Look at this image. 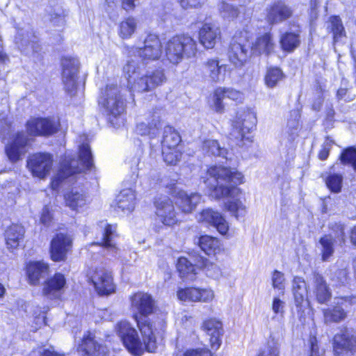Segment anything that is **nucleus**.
I'll use <instances>...</instances> for the list:
<instances>
[{"label":"nucleus","mask_w":356,"mask_h":356,"mask_svg":"<svg viewBox=\"0 0 356 356\" xmlns=\"http://www.w3.org/2000/svg\"><path fill=\"white\" fill-rule=\"evenodd\" d=\"M274 47L275 44L273 41L271 34L266 33L259 37L252 44V51L253 54H255L268 55L273 51Z\"/></svg>","instance_id":"e433bc0d"},{"label":"nucleus","mask_w":356,"mask_h":356,"mask_svg":"<svg viewBox=\"0 0 356 356\" xmlns=\"http://www.w3.org/2000/svg\"><path fill=\"white\" fill-rule=\"evenodd\" d=\"M250 46L232 42L228 52L230 63L237 68H241L250 56Z\"/></svg>","instance_id":"a878e982"},{"label":"nucleus","mask_w":356,"mask_h":356,"mask_svg":"<svg viewBox=\"0 0 356 356\" xmlns=\"http://www.w3.org/2000/svg\"><path fill=\"white\" fill-rule=\"evenodd\" d=\"M154 204L156 214L163 224L171 226L177 222L173 203L168 197H160Z\"/></svg>","instance_id":"dca6fc26"},{"label":"nucleus","mask_w":356,"mask_h":356,"mask_svg":"<svg viewBox=\"0 0 356 356\" xmlns=\"http://www.w3.org/2000/svg\"><path fill=\"white\" fill-rule=\"evenodd\" d=\"M72 240L67 234H58L51 241L50 254L54 261H65L67 253L72 247Z\"/></svg>","instance_id":"2eb2a0df"},{"label":"nucleus","mask_w":356,"mask_h":356,"mask_svg":"<svg viewBox=\"0 0 356 356\" xmlns=\"http://www.w3.org/2000/svg\"><path fill=\"white\" fill-rule=\"evenodd\" d=\"M203 268L207 276L213 279L218 280L222 276L221 268L216 264L206 260L204 261Z\"/></svg>","instance_id":"bf43d9fd"},{"label":"nucleus","mask_w":356,"mask_h":356,"mask_svg":"<svg viewBox=\"0 0 356 356\" xmlns=\"http://www.w3.org/2000/svg\"><path fill=\"white\" fill-rule=\"evenodd\" d=\"M292 293L297 308H302L308 304L307 287L305 280L300 277H295L292 281Z\"/></svg>","instance_id":"2f4dec72"},{"label":"nucleus","mask_w":356,"mask_h":356,"mask_svg":"<svg viewBox=\"0 0 356 356\" xmlns=\"http://www.w3.org/2000/svg\"><path fill=\"white\" fill-rule=\"evenodd\" d=\"M280 42L284 51L288 52L293 51L300 44L299 31H287L283 33L280 37Z\"/></svg>","instance_id":"58836bf2"},{"label":"nucleus","mask_w":356,"mask_h":356,"mask_svg":"<svg viewBox=\"0 0 356 356\" xmlns=\"http://www.w3.org/2000/svg\"><path fill=\"white\" fill-rule=\"evenodd\" d=\"M312 292L316 297V300L320 304L326 303L331 298L332 293L323 277L318 275H313L311 283Z\"/></svg>","instance_id":"c85d7f7f"},{"label":"nucleus","mask_w":356,"mask_h":356,"mask_svg":"<svg viewBox=\"0 0 356 356\" xmlns=\"http://www.w3.org/2000/svg\"><path fill=\"white\" fill-rule=\"evenodd\" d=\"M162 154L164 161L168 165H176L181 156L177 148H162Z\"/></svg>","instance_id":"864d4df0"},{"label":"nucleus","mask_w":356,"mask_h":356,"mask_svg":"<svg viewBox=\"0 0 356 356\" xmlns=\"http://www.w3.org/2000/svg\"><path fill=\"white\" fill-rule=\"evenodd\" d=\"M343 177L339 174H331L326 179V185L334 193H339L341 188Z\"/></svg>","instance_id":"6e6d98bb"},{"label":"nucleus","mask_w":356,"mask_h":356,"mask_svg":"<svg viewBox=\"0 0 356 356\" xmlns=\"http://www.w3.org/2000/svg\"><path fill=\"white\" fill-rule=\"evenodd\" d=\"M200 200L201 195L197 193L188 194L184 191H180L177 193L176 204L184 213L192 212Z\"/></svg>","instance_id":"7c9ffc66"},{"label":"nucleus","mask_w":356,"mask_h":356,"mask_svg":"<svg viewBox=\"0 0 356 356\" xmlns=\"http://www.w3.org/2000/svg\"><path fill=\"white\" fill-rule=\"evenodd\" d=\"M90 280L98 293L108 295L115 291V286L111 273L104 268H97Z\"/></svg>","instance_id":"f3484780"},{"label":"nucleus","mask_w":356,"mask_h":356,"mask_svg":"<svg viewBox=\"0 0 356 356\" xmlns=\"http://www.w3.org/2000/svg\"><path fill=\"white\" fill-rule=\"evenodd\" d=\"M197 221L206 226L216 228L222 235H226L229 231V223L219 212L211 209L202 210L197 216Z\"/></svg>","instance_id":"f8f14e48"},{"label":"nucleus","mask_w":356,"mask_h":356,"mask_svg":"<svg viewBox=\"0 0 356 356\" xmlns=\"http://www.w3.org/2000/svg\"><path fill=\"white\" fill-rule=\"evenodd\" d=\"M203 179L211 197H227L225 207L232 216L238 219L245 215L246 207L241 200V191L236 187L243 181L241 172L222 166H212Z\"/></svg>","instance_id":"f257e3e1"},{"label":"nucleus","mask_w":356,"mask_h":356,"mask_svg":"<svg viewBox=\"0 0 356 356\" xmlns=\"http://www.w3.org/2000/svg\"><path fill=\"white\" fill-rule=\"evenodd\" d=\"M52 165V156L47 153L33 154L27 161V168L32 175L40 179H45L50 174Z\"/></svg>","instance_id":"9d476101"},{"label":"nucleus","mask_w":356,"mask_h":356,"mask_svg":"<svg viewBox=\"0 0 356 356\" xmlns=\"http://www.w3.org/2000/svg\"><path fill=\"white\" fill-rule=\"evenodd\" d=\"M177 298L184 302H211L214 298V293L210 289H198L189 287L180 289L177 292Z\"/></svg>","instance_id":"6ab92c4d"},{"label":"nucleus","mask_w":356,"mask_h":356,"mask_svg":"<svg viewBox=\"0 0 356 356\" xmlns=\"http://www.w3.org/2000/svg\"><path fill=\"white\" fill-rule=\"evenodd\" d=\"M206 0H179L180 6L184 8H193L202 6Z\"/></svg>","instance_id":"69168bd1"},{"label":"nucleus","mask_w":356,"mask_h":356,"mask_svg":"<svg viewBox=\"0 0 356 356\" xmlns=\"http://www.w3.org/2000/svg\"><path fill=\"white\" fill-rule=\"evenodd\" d=\"M29 138L23 132L18 133L12 142L6 147V152L8 159L12 161L19 160L26 152Z\"/></svg>","instance_id":"393cba45"},{"label":"nucleus","mask_w":356,"mask_h":356,"mask_svg":"<svg viewBox=\"0 0 356 356\" xmlns=\"http://www.w3.org/2000/svg\"><path fill=\"white\" fill-rule=\"evenodd\" d=\"M340 160L341 163L350 164L356 170V149L353 147H348L343 151Z\"/></svg>","instance_id":"4d7b16f0"},{"label":"nucleus","mask_w":356,"mask_h":356,"mask_svg":"<svg viewBox=\"0 0 356 356\" xmlns=\"http://www.w3.org/2000/svg\"><path fill=\"white\" fill-rule=\"evenodd\" d=\"M327 29L332 33L334 42L346 37V32L341 19L338 16H332L328 22Z\"/></svg>","instance_id":"49530a36"},{"label":"nucleus","mask_w":356,"mask_h":356,"mask_svg":"<svg viewBox=\"0 0 356 356\" xmlns=\"http://www.w3.org/2000/svg\"><path fill=\"white\" fill-rule=\"evenodd\" d=\"M26 272L29 283L36 285L41 278L48 274L49 266L43 261L30 262L27 266Z\"/></svg>","instance_id":"f704fd0d"},{"label":"nucleus","mask_w":356,"mask_h":356,"mask_svg":"<svg viewBox=\"0 0 356 356\" xmlns=\"http://www.w3.org/2000/svg\"><path fill=\"white\" fill-rule=\"evenodd\" d=\"M100 227L103 229L102 238L100 241L95 244H99L115 257L119 255L120 250L114 241L117 236L116 225L102 222Z\"/></svg>","instance_id":"4be33fe9"},{"label":"nucleus","mask_w":356,"mask_h":356,"mask_svg":"<svg viewBox=\"0 0 356 356\" xmlns=\"http://www.w3.org/2000/svg\"><path fill=\"white\" fill-rule=\"evenodd\" d=\"M142 154V150H138L137 156L134 157L130 161L131 168L133 171V173H136V177L147 175V173L146 171H148L151 169L150 166H147L145 162L140 161Z\"/></svg>","instance_id":"3c124183"},{"label":"nucleus","mask_w":356,"mask_h":356,"mask_svg":"<svg viewBox=\"0 0 356 356\" xmlns=\"http://www.w3.org/2000/svg\"><path fill=\"white\" fill-rule=\"evenodd\" d=\"M80 356H106L107 349L94 340L90 332L83 337L82 343L78 348Z\"/></svg>","instance_id":"cd10ccee"},{"label":"nucleus","mask_w":356,"mask_h":356,"mask_svg":"<svg viewBox=\"0 0 356 356\" xmlns=\"http://www.w3.org/2000/svg\"><path fill=\"white\" fill-rule=\"evenodd\" d=\"M229 99L237 103L241 102L243 99V95L240 91L233 88L219 87L216 88L213 95L212 102L213 109L217 113H222L225 110L224 99Z\"/></svg>","instance_id":"a211bd4d"},{"label":"nucleus","mask_w":356,"mask_h":356,"mask_svg":"<svg viewBox=\"0 0 356 356\" xmlns=\"http://www.w3.org/2000/svg\"><path fill=\"white\" fill-rule=\"evenodd\" d=\"M62 66L65 90L72 95L77 87L79 61L76 58L65 57L62 60Z\"/></svg>","instance_id":"9b49d317"},{"label":"nucleus","mask_w":356,"mask_h":356,"mask_svg":"<svg viewBox=\"0 0 356 356\" xmlns=\"http://www.w3.org/2000/svg\"><path fill=\"white\" fill-rule=\"evenodd\" d=\"M93 167V159L90 148L88 144H83L79 147V159L65 156L61 162L58 173L51 182L54 191L58 188L62 179L75 173L91 170Z\"/></svg>","instance_id":"20e7f679"},{"label":"nucleus","mask_w":356,"mask_h":356,"mask_svg":"<svg viewBox=\"0 0 356 356\" xmlns=\"http://www.w3.org/2000/svg\"><path fill=\"white\" fill-rule=\"evenodd\" d=\"M292 15L291 8L282 1H275L266 8V20L270 24L281 23Z\"/></svg>","instance_id":"aec40b11"},{"label":"nucleus","mask_w":356,"mask_h":356,"mask_svg":"<svg viewBox=\"0 0 356 356\" xmlns=\"http://www.w3.org/2000/svg\"><path fill=\"white\" fill-rule=\"evenodd\" d=\"M18 48L26 54L35 53L40 50L38 38L28 31H20L15 37Z\"/></svg>","instance_id":"c756f323"},{"label":"nucleus","mask_w":356,"mask_h":356,"mask_svg":"<svg viewBox=\"0 0 356 356\" xmlns=\"http://www.w3.org/2000/svg\"><path fill=\"white\" fill-rule=\"evenodd\" d=\"M115 209L121 211L124 214L131 213L136 204V195L132 188L122 190L115 198Z\"/></svg>","instance_id":"bb28decb"},{"label":"nucleus","mask_w":356,"mask_h":356,"mask_svg":"<svg viewBox=\"0 0 356 356\" xmlns=\"http://www.w3.org/2000/svg\"><path fill=\"white\" fill-rule=\"evenodd\" d=\"M58 124L49 118H31L26 122V131L29 136H49L56 133Z\"/></svg>","instance_id":"ddd939ff"},{"label":"nucleus","mask_w":356,"mask_h":356,"mask_svg":"<svg viewBox=\"0 0 356 356\" xmlns=\"http://www.w3.org/2000/svg\"><path fill=\"white\" fill-rule=\"evenodd\" d=\"M138 26V21L133 17L124 19L118 25V35L123 40L129 39L134 34Z\"/></svg>","instance_id":"ea45409f"},{"label":"nucleus","mask_w":356,"mask_h":356,"mask_svg":"<svg viewBox=\"0 0 356 356\" xmlns=\"http://www.w3.org/2000/svg\"><path fill=\"white\" fill-rule=\"evenodd\" d=\"M219 10L222 17L227 19H233L238 15V10L233 5L222 2L220 5Z\"/></svg>","instance_id":"13d9d810"},{"label":"nucleus","mask_w":356,"mask_h":356,"mask_svg":"<svg viewBox=\"0 0 356 356\" xmlns=\"http://www.w3.org/2000/svg\"><path fill=\"white\" fill-rule=\"evenodd\" d=\"M200 248L207 254H215L220 251V241L218 238L208 235L202 236L198 241Z\"/></svg>","instance_id":"79ce46f5"},{"label":"nucleus","mask_w":356,"mask_h":356,"mask_svg":"<svg viewBox=\"0 0 356 356\" xmlns=\"http://www.w3.org/2000/svg\"><path fill=\"white\" fill-rule=\"evenodd\" d=\"M202 150L204 152L213 156H220L227 159L228 152L222 147L218 140L207 139L203 142Z\"/></svg>","instance_id":"c03bdc74"},{"label":"nucleus","mask_w":356,"mask_h":356,"mask_svg":"<svg viewBox=\"0 0 356 356\" xmlns=\"http://www.w3.org/2000/svg\"><path fill=\"white\" fill-rule=\"evenodd\" d=\"M182 356H212V353L207 348H191L186 350Z\"/></svg>","instance_id":"e2e57ef3"},{"label":"nucleus","mask_w":356,"mask_h":356,"mask_svg":"<svg viewBox=\"0 0 356 356\" xmlns=\"http://www.w3.org/2000/svg\"><path fill=\"white\" fill-rule=\"evenodd\" d=\"M161 127L160 121L159 120H153L151 124L145 122L138 124L136 131L138 134L148 136L150 138H153L159 134Z\"/></svg>","instance_id":"09e8293b"},{"label":"nucleus","mask_w":356,"mask_h":356,"mask_svg":"<svg viewBox=\"0 0 356 356\" xmlns=\"http://www.w3.org/2000/svg\"><path fill=\"white\" fill-rule=\"evenodd\" d=\"M202 328L210 337L211 347L218 348L220 345V337L222 333L221 322L216 319H209L204 322Z\"/></svg>","instance_id":"473e14b6"},{"label":"nucleus","mask_w":356,"mask_h":356,"mask_svg":"<svg viewBox=\"0 0 356 356\" xmlns=\"http://www.w3.org/2000/svg\"><path fill=\"white\" fill-rule=\"evenodd\" d=\"M24 229L17 224H13L5 232V239L7 248L14 250L19 246V242L23 239Z\"/></svg>","instance_id":"c9c22d12"},{"label":"nucleus","mask_w":356,"mask_h":356,"mask_svg":"<svg viewBox=\"0 0 356 356\" xmlns=\"http://www.w3.org/2000/svg\"><path fill=\"white\" fill-rule=\"evenodd\" d=\"M49 20L55 25H62L64 22V14L61 10L54 11L49 14Z\"/></svg>","instance_id":"338daca9"},{"label":"nucleus","mask_w":356,"mask_h":356,"mask_svg":"<svg viewBox=\"0 0 356 356\" xmlns=\"http://www.w3.org/2000/svg\"><path fill=\"white\" fill-rule=\"evenodd\" d=\"M284 274L278 270H275L272 276V284L274 289H277L283 292L284 289Z\"/></svg>","instance_id":"680f3d73"},{"label":"nucleus","mask_w":356,"mask_h":356,"mask_svg":"<svg viewBox=\"0 0 356 356\" xmlns=\"http://www.w3.org/2000/svg\"><path fill=\"white\" fill-rule=\"evenodd\" d=\"M128 55L139 56L143 60H156L162 54V45L159 38L155 34L147 35L143 40V45L127 48Z\"/></svg>","instance_id":"0eeeda50"},{"label":"nucleus","mask_w":356,"mask_h":356,"mask_svg":"<svg viewBox=\"0 0 356 356\" xmlns=\"http://www.w3.org/2000/svg\"><path fill=\"white\" fill-rule=\"evenodd\" d=\"M334 238L331 235H325L320 240V243L322 246V259L324 261H328L332 256L334 248Z\"/></svg>","instance_id":"8fccbe9b"},{"label":"nucleus","mask_w":356,"mask_h":356,"mask_svg":"<svg viewBox=\"0 0 356 356\" xmlns=\"http://www.w3.org/2000/svg\"><path fill=\"white\" fill-rule=\"evenodd\" d=\"M220 38V30L214 24L204 23L200 29L199 40L206 49H213Z\"/></svg>","instance_id":"5701e85b"},{"label":"nucleus","mask_w":356,"mask_h":356,"mask_svg":"<svg viewBox=\"0 0 356 356\" xmlns=\"http://www.w3.org/2000/svg\"><path fill=\"white\" fill-rule=\"evenodd\" d=\"M115 330L127 350L134 356L143 353V345L137 331L127 321H120L115 326Z\"/></svg>","instance_id":"6e6552de"},{"label":"nucleus","mask_w":356,"mask_h":356,"mask_svg":"<svg viewBox=\"0 0 356 356\" xmlns=\"http://www.w3.org/2000/svg\"><path fill=\"white\" fill-rule=\"evenodd\" d=\"M226 65H219L218 59H209L204 63V72L213 82H220L225 79Z\"/></svg>","instance_id":"72a5a7b5"},{"label":"nucleus","mask_w":356,"mask_h":356,"mask_svg":"<svg viewBox=\"0 0 356 356\" xmlns=\"http://www.w3.org/2000/svg\"><path fill=\"white\" fill-rule=\"evenodd\" d=\"M66 205L72 210H79L86 204V196L77 189H72L65 194Z\"/></svg>","instance_id":"a19ab883"},{"label":"nucleus","mask_w":356,"mask_h":356,"mask_svg":"<svg viewBox=\"0 0 356 356\" xmlns=\"http://www.w3.org/2000/svg\"><path fill=\"white\" fill-rule=\"evenodd\" d=\"M332 142L327 140L322 145L321 149L319 152L318 157L321 160H325L329 155Z\"/></svg>","instance_id":"774afa93"},{"label":"nucleus","mask_w":356,"mask_h":356,"mask_svg":"<svg viewBox=\"0 0 356 356\" xmlns=\"http://www.w3.org/2000/svg\"><path fill=\"white\" fill-rule=\"evenodd\" d=\"M131 307L142 316H148L155 309L154 300L145 293L138 292L131 298Z\"/></svg>","instance_id":"b1692460"},{"label":"nucleus","mask_w":356,"mask_h":356,"mask_svg":"<svg viewBox=\"0 0 356 356\" xmlns=\"http://www.w3.org/2000/svg\"><path fill=\"white\" fill-rule=\"evenodd\" d=\"M164 50L168 60L177 65L184 58L195 56L197 52V42L188 35H177L166 42Z\"/></svg>","instance_id":"39448f33"},{"label":"nucleus","mask_w":356,"mask_h":356,"mask_svg":"<svg viewBox=\"0 0 356 356\" xmlns=\"http://www.w3.org/2000/svg\"><path fill=\"white\" fill-rule=\"evenodd\" d=\"M180 276L188 280L195 279L197 268L185 257H180L177 264Z\"/></svg>","instance_id":"37998d69"},{"label":"nucleus","mask_w":356,"mask_h":356,"mask_svg":"<svg viewBox=\"0 0 356 356\" xmlns=\"http://www.w3.org/2000/svg\"><path fill=\"white\" fill-rule=\"evenodd\" d=\"M66 287V278L60 273H55L43 284L42 294L49 299H60Z\"/></svg>","instance_id":"4468645a"},{"label":"nucleus","mask_w":356,"mask_h":356,"mask_svg":"<svg viewBox=\"0 0 356 356\" xmlns=\"http://www.w3.org/2000/svg\"><path fill=\"white\" fill-rule=\"evenodd\" d=\"M348 298L337 297L334 299L333 305L323 309L326 323L340 322L346 318V309L348 306Z\"/></svg>","instance_id":"412c9836"},{"label":"nucleus","mask_w":356,"mask_h":356,"mask_svg":"<svg viewBox=\"0 0 356 356\" xmlns=\"http://www.w3.org/2000/svg\"><path fill=\"white\" fill-rule=\"evenodd\" d=\"M252 35L253 32L252 27L246 26L242 30L236 32L232 42L247 44L250 39L252 38Z\"/></svg>","instance_id":"5fc2aeb1"},{"label":"nucleus","mask_w":356,"mask_h":356,"mask_svg":"<svg viewBox=\"0 0 356 356\" xmlns=\"http://www.w3.org/2000/svg\"><path fill=\"white\" fill-rule=\"evenodd\" d=\"M180 141L179 134L172 127L168 126L164 128L162 148H177Z\"/></svg>","instance_id":"a18cd8bd"},{"label":"nucleus","mask_w":356,"mask_h":356,"mask_svg":"<svg viewBox=\"0 0 356 356\" xmlns=\"http://www.w3.org/2000/svg\"><path fill=\"white\" fill-rule=\"evenodd\" d=\"M284 77V74L278 67H271L267 70L265 83L269 88H274Z\"/></svg>","instance_id":"603ef678"},{"label":"nucleus","mask_w":356,"mask_h":356,"mask_svg":"<svg viewBox=\"0 0 356 356\" xmlns=\"http://www.w3.org/2000/svg\"><path fill=\"white\" fill-rule=\"evenodd\" d=\"M280 346L277 343L269 341L259 353L258 356H279Z\"/></svg>","instance_id":"052dcab7"},{"label":"nucleus","mask_w":356,"mask_h":356,"mask_svg":"<svg viewBox=\"0 0 356 356\" xmlns=\"http://www.w3.org/2000/svg\"><path fill=\"white\" fill-rule=\"evenodd\" d=\"M98 104L102 112L113 127L124 124L125 102L117 85H107L102 89Z\"/></svg>","instance_id":"7ed1b4c3"},{"label":"nucleus","mask_w":356,"mask_h":356,"mask_svg":"<svg viewBox=\"0 0 356 356\" xmlns=\"http://www.w3.org/2000/svg\"><path fill=\"white\" fill-rule=\"evenodd\" d=\"M141 334L143 337V341L145 345L146 350L148 352H154L156 348V338L153 325L148 321L140 324L138 323Z\"/></svg>","instance_id":"4c0bfd02"},{"label":"nucleus","mask_w":356,"mask_h":356,"mask_svg":"<svg viewBox=\"0 0 356 356\" xmlns=\"http://www.w3.org/2000/svg\"><path fill=\"white\" fill-rule=\"evenodd\" d=\"M285 302L279 297H274L272 302V310L275 314L282 315L284 312Z\"/></svg>","instance_id":"0e129e2a"},{"label":"nucleus","mask_w":356,"mask_h":356,"mask_svg":"<svg viewBox=\"0 0 356 356\" xmlns=\"http://www.w3.org/2000/svg\"><path fill=\"white\" fill-rule=\"evenodd\" d=\"M334 356H348L356 353V336L346 327L343 328L333 338Z\"/></svg>","instance_id":"1a4fd4ad"},{"label":"nucleus","mask_w":356,"mask_h":356,"mask_svg":"<svg viewBox=\"0 0 356 356\" xmlns=\"http://www.w3.org/2000/svg\"><path fill=\"white\" fill-rule=\"evenodd\" d=\"M123 72L128 81V87L133 92L150 91L165 81L163 70H156L141 74L138 62L132 58L127 60Z\"/></svg>","instance_id":"f03ea898"},{"label":"nucleus","mask_w":356,"mask_h":356,"mask_svg":"<svg viewBox=\"0 0 356 356\" xmlns=\"http://www.w3.org/2000/svg\"><path fill=\"white\" fill-rule=\"evenodd\" d=\"M257 118L256 112L249 108H240L232 121V137L240 141L243 140L245 134L252 131L257 125ZM249 138L247 137V139Z\"/></svg>","instance_id":"423d86ee"},{"label":"nucleus","mask_w":356,"mask_h":356,"mask_svg":"<svg viewBox=\"0 0 356 356\" xmlns=\"http://www.w3.org/2000/svg\"><path fill=\"white\" fill-rule=\"evenodd\" d=\"M299 113L296 111L291 113V118L287 121L285 129L284 136L289 141L292 142L298 136L299 128Z\"/></svg>","instance_id":"de8ad7c7"}]
</instances>
